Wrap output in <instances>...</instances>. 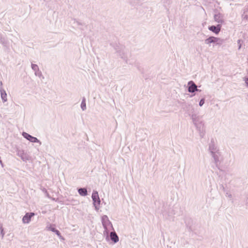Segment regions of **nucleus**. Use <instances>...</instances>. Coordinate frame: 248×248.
Listing matches in <instances>:
<instances>
[{
    "label": "nucleus",
    "mask_w": 248,
    "mask_h": 248,
    "mask_svg": "<svg viewBox=\"0 0 248 248\" xmlns=\"http://www.w3.org/2000/svg\"><path fill=\"white\" fill-rule=\"evenodd\" d=\"M119 56L123 59L126 63H127V57L126 52L125 51V47L123 46L117 51L116 52Z\"/></svg>",
    "instance_id": "6e6552de"
},
{
    "label": "nucleus",
    "mask_w": 248,
    "mask_h": 248,
    "mask_svg": "<svg viewBox=\"0 0 248 248\" xmlns=\"http://www.w3.org/2000/svg\"><path fill=\"white\" fill-rule=\"evenodd\" d=\"M34 215L35 214L33 212L26 213L22 218L23 222L24 223H29L31 221V217Z\"/></svg>",
    "instance_id": "ddd939ff"
},
{
    "label": "nucleus",
    "mask_w": 248,
    "mask_h": 248,
    "mask_svg": "<svg viewBox=\"0 0 248 248\" xmlns=\"http://www.w3.org/2000/svg\"><path fill=\"white\" fill-rule=\"evenodd\" d=\"M209 150L210 154L212 153H218L219 150L215 145L213 139L211 140V142L209 145Z\"/></svg>",
    "instance_id": "f3484780"
},
{
    "label": "nucleus",
    "mask_w": 248,
    "mask_h": 248,
    "mask_svg": "<svg viewBox=\"0 0 248 248\" xmlns=\"http://www.w3.org/2000/svg\"><path fill=\"white\" fill-rule=\"evenodd\" d=\"M92 198L93 200V203L94 209L96 211H98L100 208V205L101 203V200L99 197L98 193L96 190H93L92 195Z\"/></svg>",
    "instance_id": "f03ea898"
},
{
    "label": "nucleus",
    "mask_w": 248,
    "mask_h": 248,
    "mask_svg": "<svg viewBox=\"0 0 248 248\" xmlns=\"http://www.w3.org/2000/svg\"><path fill=\"white\" fill-rule=\"evenodd\" d=\"M242 43H243V41L242 40L238 39L237 40V44H238V49H240V48H241Z\"/></svg>",
    "instance_id": "c85d7f7f"
},
{
    "label": "nucleus",
    "mask_w": 248,
    "mask_h": 248,
    "mask_svg": "<svg viewBox=\"0 0 248 248\" xmlns=\"http://www.w3.org/2000/svg\"><path fill=\"white\" fill-rule=\"evenodd\" d=\"M0 232L1 238H3L5 234L4 228H3L2 224L0 223Z\"/></svg>",
    "instance_id": "393cba45"
},
{
    "label": "nucleus",
    "mask_w": 248,
    "mask_h": 248,
    "mask_svg": "<svg viewBox=\"0 0 248 248\" xmlns=\"http://www.w3.org/2000/svg\"><path fill=\"white\" fill-rule=\"evenodd\" d=\"M246 205L248 207V197H247V198L246 199Z\"/></svg>",
    "instance_id": "f704fd0d"
},
{
    "label": "nucleus",
    "mask_w": 248,
    "mask_h": 248,
    "mask_svg": "<svg viewBox=\"0 0 248 248\" xmlns=\"http://www.w3.org/2000/svg\"><path fill=\"white\" fill-rule=\"evenodd\" d=\"M241 16L243 19L248 20V16L247 15H244V14H243Z\"/></svg>",
    "instance_id": "c756f323"
},
{
    "label": "nucleus",
    "mask_w": 248,
    "mask_h": 248,
    "mask_svg": "<svg viewBox=\"0 0 248 248\" xmlns=\"http://www.w3.org/2000/svg\"><path fill=\"white\" fill-rule=\"evenodd\" d=\"M183 107L184 108V107H187L188 106L187 104L185 102H184L183 103ZM188 106H189V105H188Z\"/></svg>",
    "instance_id": "473e14b6"
},
{
    "label": "nucleus",
    "mask_w": 248,
    "mask_h": 248,
    "mask_svg": "<svg viewBox=\"0 0 248 248\" xmlns=\"http://www.w3.org/2000/svg\"><path fill=\"white\" fill-rule=\"evenodd\" d=\"M47 228L49 231L54 232L60 239L64 240V238L62 236L60 232L55 228L54 224H50Z\"/></svg>",
    "instance_id": "4468645a"
},
{
    "label": "nucleus",
    "mask_w": 248,
    "mask_h": 248,
    "mask_svg": "<svg viewBox=\"0 0 248 248\" xmlns=\"http://www.w3.org/2000/svg\"><path fill=\"white\" fill-rule=\"evenodd\" d=\"M0 87H2V82L1 81L0 82Z\"/></svg>",
    "instance_id": "58836bf2"
},
{
    "label": "nucleus",
    "mask_w": 248,
    "mask_h": 248,
    "mask_svg": "<svg viewBox=\"0 0 248 248\" xmlns=\"http://www.w3.org/2000/svg\"><path fill=\"white\" fill-rule=\"evenodd\" d=\"M247 97H248V98H248V95H247Z\"/></svg>",
    "instance_id": "ea45409f"
},
{
    "label": "nucleus",
    "mask_w": 248,
    "mask_h": 248,
    "mask_svg": "<svg viewBox=\"0 0 248 248\" xmlns=\"http://www.w3.org/2000/svg\"><path fill=\"white\" fill-rule=\"evenodd\" d=\"M78 194L81 196H86L88 195V191L86 187H79L78 188Z\"/></svg>",
    "instance_id": "412c9836"
},
{
    "label": "nucleus",
    "mask_w": 248,
    "mask_h": 248,
    "mask_svg": "<svg viewBox=\"0 0 248 248\" xmlns=\"http://www.w3.org/2000/svg\"><path fill=\"white\" fill-rule=\"evenodd\" d=\"M136 66L137 68L139 69L140 71H141V69H140V65L138 63H137L136 64Z\"/></svg>",
    "instance_id": "2f4dec72"
},
{
    "label": "nucleus",
    "mask_w": 248,
    "mask_h": 248,
    "mask_svg": "<svg viewBox=\"0 0 248 248\" xmlns=\"http://www.w3.org/2000/svg\"><path fill=\"white\" fill-rule=\"evenodd\" d=\"M219 186H220V189H222L224 192L225 191V187L224 186L223 184H221L219 185Z\"/></svg>",
    "instance_id": "7c9ffc66"
},
{
    "label": "nucleus",
    "mask_w": 248,
    "mask_h": 248,
    "mask_svg": "<svg viewBox=\"0 0 248 248\" xmlns=\"http://www.w3.org/2000/svg\"><path fill=\"white\" fill-rule=\"evenodd\" d=\"M110 46H111L113 47V48H114L116 52L121 47H122L123 46V45H121L120 44H118L116 43H111Z\"/></svg>",
    "instance_id": "5701e85b"
},
{
    "label": "nucleus",
    "mask_w": 248,
    "mask_h": 248,
    "mask_svg": "<svg viewBox=\"0 0 248 248\" xmlns=\"http://www.w3.org/2000/svg\"><path fill=\"white\" fill-rule=\"evenodd\" d=\"M0 97L2 99L3 103H5L7 101V93H6L5 90L2 88V87H0Z\"/></svg>",
    "instance_id": "6ab92c4d"
},
{
    "label": "nucleus",
    "mask_w": 248,
    "mask_h": 248,
    "mask_svg": "<svg viewBox=\"0 0 248 248\" xmlns=\"http://www.w3.org/2000/svg\"><path fill=\"white\" fill-rule=\"evenodd\" d=\"M80 107L82 110H85L86 109V99L84 97L82 99Z\"/></svg>",
    "instance_id": "b1692460"
},
{
    "label": "nucleus",
    "mask_w": 248,
    "mask_h": 248,
    "mask_svg": "<svg viewBox=\"0 0 248 248\" xmlns=\"http://www.w3.org/2000/svg\"><path fill=\"white\" fill-rule=\"evenodd\" d=\"M72 20L74 21V23H76L78 25V26H84V25H85L86 27L87 26V25H85V23L79 22L78 20H77L76 18H72Z\"/></svg>",
    "instance_id": "a878e982"
},
{
    "label": "nucleus",
    "mask_w": 248,
    "mask_h": 248,
    "mask_svg": "<svg viewBox=\"0 0 248 248\" xmlns=\"http://www.w3.org/2000/svg\"><path fill=\"white\" fill-rule=\"evenodd\" d=\"M195 126L199 132L200 137L202 138H203L205 134V130L203 121L201 123H198V124L195 125Z\"/></svg>",
    "instance_id": "1a4fd4ad"
},
{
    "label": "nucleus",
    "mask_w": 248,
    "mask_h": 248,
    "mask_svg": "<svg viewBox=\"0 0 248 248\" xmlns=\"http://www.w3.org/2000/svg\"><path fill=\"white\" fill-rule=\"evenodd\" d=\"M218 40V37H215L213 36H210L208 38H206L204 40L205 44L210 45L211 44H213V46L217 45V42Z\"/></svg>",
    "instance_id": "9d476101"
},
{
    "label": "nucleus",
    "mask_w": 248,
    "mask_h": 248,
    "mask_svg": "<svg viewBox=\"0 0 248 248\" xmlns=\"http://www.w3.org/2000/svg\"><path fill=\"white\" fill-rule=\"evenodd\" d=\"M221 27L222 25H220V24H218L217 25L209 26L208 27V29L215 34L217 35L220 32Z\"/></svg>",
    "instance_id": "0eeeda50"
},
{
    "label": "nucleus",
    "mask_w": 248,
    "mask_h": 248,
    "mask_svg": "<svg viewBox=\"0 0 248 248\" xmlns=\"http://www.w3.org/2000/svg\"><path fill=\"white\" fill-rule=\"evenodd\" d=\"M202 91L201 90H200L199 89L197 88V91H196V92H201Z\"/></svg>",
    "instance_id": "4c0bfd02"
},
{
    "label": "nucleus",
    "mask_w": 248,
    "mask_h": 248,
    "mask_svg": "<svg viewBox=\"0 0 248 248\" xmlns=\"http://www.w3.org/2000/svg\"><path fill=\"white\" fill-rule=\"evenodd\" d=\"M212 157L214 159V161L216 167L222 172H223L224 170L221 169L219 167L220 161L219 160V156L220 155V152L218 151V153H211Z\"/></svg>",
    "instance_id": "423d86ee"
},
{
    "label": "nucleus",
    "mask_w": 248,
    "mask_h": 248,
    "mask_svg": "<svg viewBox=\"0 0 248 248\" xmlns=\"http://www.w3.org/2000/svg\"><path fill=\"white\" fill-rule=\"evenodd\" d=\"M22 135L25 139H27L30 142L32 143H38L39 145L41 144V142L37 138L33 137L25 132H23Z\"/></svg>",
    "instance_id": "20e7f679"
},
{
    "label": "nucleus",
    "mask_w": 248,
    "mask_h": 248,
    "mask_svg": "<svg viewBox=\"0 0 248 248\" xmlns=\"http://www.w3.org/2000/svg\"><path fill=\"white\" fill-rule=\"evenodd\" d=\"M214 12L215 14H216V13H219V12H218V10H217V9H214Z\"/></svg>",
    "instance_id": "c9c22d12"
},
{
    "label": "nucleus",
    "mask_w": 248,
    "mask_h": 248,
    "mask_svg": "<svg viewBox=\"0 0 248 248\" xmlns=\"http://www.w3.org/2000/svg\"><path fill=\"white\" fill-rule=\"evenodd\" d=\"M185 223H186V226L188 228L190 231H192V225L193 224V220L188 217H186L185 219Z\"/></svg>",
    "instance_id": "aec40b11"
},
{
    "label": "nucleus",
    "mask_w": 248,
    "mask_h": 248,
    "mask_svg": "<svg viewBox=\"0 0 248 248\" xmlns=\"http://www.w3.org/2000/svg\"><path fill=\"white\" fill-rule=\"evenodd\" d=\"M214 19L216 22L218 23V24H220L221 25L225 22L223 18V15L220 13L215 14L214 16Z\"/></svg>",
    "instance_id": "9b49d317"
},
{
    "label": "nucleus",
    "mask_w": 248,
    "mask_h": 248,
    "mask_svg": "<svg viewBox=\"0 0 248 248\" xmlns=\"http://www.w3.org/2000/svg\"><path fill=\"white\" fill-rule=\"evenodd\" d=\"M79 29L80 31H84V28H82V27H80V28H79Z\"/></svg>",
    "instance_id": "e433bc0d"
},
{
    "label": "nucleus",
    "mask_w": 248,
    "mask_h": 248,
    "mask_svg": "<svg viewBox=\"0 0 248 248\" xmlns=\"http://www.w3.org/2000/svg\"><path fill=\"white\" fill-rule=\"evenodd\" d=\"M189 115L190 116L193 123L195 125L198 124V123H201L202 122L201 117L200 116L197 115L196 114L193 113L192 114H190Z\"/></svg>",
    "instance_id": "dca6fc26"
},
{
    "label": "nucleus",
    "mask_w": 248,
    "mask_h": 248,
    "mask_svg": "<svg viewBox=\"0 0 248 248\" xmlns=\"http://www.w3.org/2000/svg\"><path fill=\"white\" fill-rule=\"evenodd\" d=\"M205 99L204 97H202V98H201V99L200 100V101L199 102V105L200 107H202L203 105V104L205 103Z\"/></svg>",
    "instance_id": "cd10ccee"
},
{
    "label": "nucleus",
    "mask_w": 248,
    "mask_h": 248,
    "mask_svg": "<svg viewBox=\"0 0 248 248\" xmlns=\"http://www.w3.org/2000/svg\"><path fill=\"white\" fill-rule=\"evenodd\" d=\"M31 69L34 71V74L36 76L44 78L41 71L40 70L39 67L37 64L31 63Z\"/></svg>",
    "instance_id": "f8f14e48"
},
{
    "label": "nucleus",
    "mask_w": 248,
    "mask_h": 248,
    "mask_svg": "<svg viewBox=\"0 0 248 248\" xmlns=\"http://www.w3.org/2000/svg\"><path fill=\"white\" fill-rule=\"evenodd\" d=\"M17 155L19 156L23 161H27L30 159V156L23 150H18Z\"/></svg>",
    "instance_id": "2eb2a0df"
},
{
    "label": "nucleus",
    "mask_w": 248,
    "mask_h": 248,
    "mask_svg": "<svg viewBox=\"0 0 248 248\" xmlns=\"http://www.w3.org/2000/svg\"><path fill=\"white\" fill-rule=\"evenodd\" d=\"M163 4V6L167 10L168 12H169V9L168 7H169L172 3L171 0H162Z\"/></svg>",
    "instance_id": "4be33fe9"
},
{
    "label": "nucleus",
    "mask_w": 248,
    "mask_h": 248,
    "mask_svg": "<svg viewBox=\"0 0 248 248\" xmlns=\"http://www.w3.org/2000/svg\"><path fill=\"white\" fill-rule=\"evenodd\" d=\"M101 221L104 229V235L106 237L107 241H109V233L110 228L114 230L112 224L107 215H103L101 217Z\"/></svg>",
    "instance_id": "f257e3e1"
},
{
    "label": "nucleus",
    "mask_w": 248,
    "mask_h": 248,
    "mask_svg": "<svg viewBox=\"0 0 248 248\" xmlns=\"http://www.w3.org/2000/svg\"><path fill=\"white\" fill-rule=\"evenodd\" d=\"M0 43L5 49H9V41L5 34L0 33Z\"/></svg>",
    "instance_id": "39448f33"
},
{
    "label": "nucleus",
    "mask_w": 248,
    "mask_h": 248,
    "mask_svg": "<svg viewBox=\"0 0 248 248\" xmlns=\"http://www.w3.org/2000/svg\"><path fill=\"white\" fill-rule=\"evenodd\" d=\"M109 240H111L114 244L119 241V237L114 231L109 232Z\"/></svg>",
    "instance_id": "a211bd4d"
},
{
    "label": "nucleus",
    "mask_w": 248,
    "mask_h": 248,
    "mask_svg": "<svg viewBox=\"0 0 248 248\" xmlns=\"http://www.w3.org/2000/svg\"><path fill=\"white\" fill-rule=\"evenodd\" d=\"M224 41L225 40L224 39H222L220 38H218V40L217 42V45L220 46L224 43Z\"/></svg>",
    "instance_id": "bb28decb"
},
{
    "label": "nucleus",
    "mask_w": 248,
    "mask_h": 248,
    "mask_svg": "<svg viewBox=\"0 0 248 248\" xmlns=\"http://www.w3.org/2000/svg\"><path fill=\"white\" fill-rule=\"evenodd\" d=\"M187 91L189 93H193L190 95L191 97L195 95L196 91H197V86L193 81L190 80L188 82Z\"/></svg>",
    "instance_id": "7ed1b4c3"
},
{
    "label": "nucleus",
    "mask_w": 248,
    "mask_h": 248,
    "mask_svg": "<svg viewBox=\"0 0 248 248\" xmlns=\"http://www.w3.org/2000/svg\"><path fill=\"white\" fill-rule=\"evenodd\" d=\"M246 86L248 87V78H246L245 79Z\"/></svg>",
    "instance_id": "72a5a7b5"
}]
</instances>
